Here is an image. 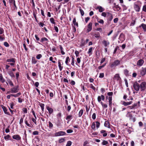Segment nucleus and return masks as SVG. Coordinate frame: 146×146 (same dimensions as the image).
Wrapping results in <instances>:
<instances>
[{"mask_svg":"<svg viewBox=\"0 0 146 146\" xmlns=\"http://www.w3.org/2000/svg\"><path fill=\"white\" fill-rule=\"evenodd\" d=\"M102 43L105 47L107 46L110 44V43L109 42H107L105 40H103L102 41Z\"/></svg>","mask_w":146,"mask_h":146,"instance_id":"nucleus-15","label":"nucleus"},{"mask_svg":"<svg viewBox=\"0 0 146 146\" xmlns=\"http://www.w3.org/2000/svg\"><path fill=\"white\" fill-rule=\"evenodd\" d=\"M69 60V58L68 56H67L66 58L65 61V63L66 64L68 65V62Z\"/></svg>","mask_w":146,"mask_h":146,"instance_id":"nucleus-45","label":"nucleus"},{"mask_svg":"<svg viewBox=\"0 0 146 146\" xmlns=\"http://www.w3.org/2000/svg\"><path fill=\"white\" fill-rule=\"evenodd\" d=\"M33 134L34 135L38 134V132L37 131H34L33 133Z\"/></svg>","mask_w":146,"mask_h":146,"instance_id":"nucleus-53","label":"nucleus"},{"mask_svg":"<svg viewBox=\"0 0 146 146\" xmlns=\"http://www.w3.org/2000/svg\"><path fill=\"white\" fill-rule=\"evenodd\" d=\"M105 99L104 96L103 95H102L101 96H99L98 97V102H100L101 100H104Z\"/></svg>","mask_w":146,"mask_h":146,"instance_id":"nucleus-13","label":"nucleus"},{"mask_svg":"<svg viewBox=\"0 0 146 146\" xmlns=\"http://www.w3.org/2000/svg\"><path fill=\"white\" fill-rule=\"evenodd\" d=\"M104 126L105 127H108V128H110V124L109 122L108 121H106L104 123Z\"/></svg>","mask_w":146,"mask_h":146,"instance_id":"nucleus-24","label":"nucleus"},{"mask_svg":"<svg viewBox=\"0 0 146 146\" xmlns=\"http://www.w3.org/2000/svg\"><path fill=\"white\" fill-rule=\"evenodd\" d=\"M98 22L100 23L103 24L104 23V21L102 19H99L98 20Z\"/></svg>","mask_w":146,"mask_h":146,"instance_id":"nucleus-43","label":"nucleus"},{"mask_svg":"<svg viewBox=\"0 0 146 146\" xmlns=\"http://www.w3.org/2000/svg\"><path fill=\"white\" fill-rule=\"evenodd\" d=\"M8 82L10 85L12 86H13V83L10 80H8Z\"/></svg>","mask_w":146,"mask_h":146,"instance_id":"nucleus-56","label":"nucleus"},{"mask_svg":"<svg viewBox=\"0 0 146 146\" xmlns=\"http://www.w3.org/2000/svg\"><path fill=\"white\" fill-rule=\"evenodd\" d=\"M42 56L41 54H38L36 56V58L37 59H39L42 57Z\"/></svg>","mask_w":146,"mask_h":146,"instance_id":"nucleus-46","label":"nucleus"},{"mask_svg":"<svg viewBox=\"0 0 146 146\" xmlns=\"http://www.w3.org/2000/svg\"><path fill=\"white\" fill-rule=\"evenodd\" d=\"M95 124L97 128L98 129L100 127V123L98 121H96V122Z\"/></svg>","mask_w":146,"mask_h":146,"instance_id":"nucleus-40","label":"nucleus"},{"mask_svg":"<svg viewBox=\"0 0 146 146\" xmlns=\"http://www.w3.org/2000/svg\"><path fill=\"white\" fill-rule=\"evenodd\" d=\"M23 111L25 113H27V109L26 108H23Z\"/></svg>","mask_w":146,"mask_h":146,"instance_id":"nucleus-60","label":"nucleus"},{"mask_svg":"<svg viewBox=\"0 0 146 146\" xmlns=\"http://www.w3.org/2000/svg\"><path fill=\"white\" fill-rule=\"evenodd\" d=\"M132 103V102H131V101H130L128 102H123L122 104L124 106H126L127 105H128L131 104Z\"/></svg>","mask_w":146,"mask_h":146,"instance_id":"nucleus-18","label":"nucleus"},{"mask_svg":"<svg viewBox=\"0 0 146 146\" xmlns=\"http://www.w3.org/2000/svg\"><path fill=\"white\" fill-rule=\"evenodd\" d=\"M107 13L108 14V19L109 20L111 21L113 19V18L112 14L109 12H107Z\"/></svg>","mask_w":146,"mask_h":146,"instance_id":"nucleus-16","label":"nucleus"},{"mask_svg":"<svg viewBox=\"0 0 146 146\" xmlns=\"http://www.w3.org/2000/svg\"><path fill=\"white\" fill-rule=\"evenodd\" d=\"M141 90L142 91L145 90L146 89V83L143 82L141 83L140 86Z\"/></svg>","mask_w":146,"mask_h":146,"instance_id":"nucleus-1","label":"nucleus"},{"mask_svg":"<svg viewBox=\"0 0 146 146\" xmlns=\"http://www.w3.org/2000/svg\"><path fill=\"white\" fill-rule=\"evenodd\" d=\"M66 132L67 133H72L73 131L71 129H69L67 130Z\"/></svg>","mask_w":146,"mask_h":146,"instance_id":"nucleus-55","label":"nucleus"},{"mask_svg":"<svg viewBox=\"0 0 146 146\" xmlns=\"http://www.w3.org/2000/svg\"><path fill=\"white\" fill-rule=\"evenodd\" d=\"M114 8L116 11H119L120 9V7L118 5H115L114 6Z\"/></svg>","mask_w":146,"mask_h":146,"instance_id":"nucleus-27","label":"nucleus"},{"mask_svg":"<svg viewBox=\"0 0 146 146\" xmlns=\"http://www.w3.org/2000/svg\"><path fill=\"white\" fill-rule=\"evenodd\" d=\"M126 116L127 117H129L130 119H131L132 117V115L131 114V113L129 112H128L127 113Z\"/></svg>","mask_w":146,"mask_h":146,"instance_id":"nucleus-19","label":"nucleus"},{"mask_svg":"<svg viewBox=\"0 0 146 146\" xmlns=\"http://www.w3.org/2000/svg\"><path fill=\"white\" fill-rule=\"evenodd\" d=\"M0 81L2 83H3L5 82V80L3 78L2 74H0Z\"/></svg>","mask_w":146,"mask_h":146,"instance_id":"nucleus-28","label":"nucleus"},{"mask_svg":"<svg viewBox=\"0 0 146 146\" xmlns=\"http://www.w3.org/2000/svg\"><path fill=\"white\" fill-rule=\"evenodd\" d=\"M4 32L3 29L1 27H0V35L2 34Z\"/></svg>","mask_w":146,"mask_h":146,"instance_id":"nucleus-54","label":"nucleus"},{"mask_svg":"<svg viewBox=\"0 0 146 146\" xmlns=\"http://www.w3.org/2000/svg\"><path fill=\"white\" fill-rule=\"evenodd\" d=\"M128 71L127 69H125L124 70V73L126 76H127L128 75Z\"/></svg>","mask_w":146,"mask_h":146,"instance_id":"nucleus-52","label":"nucleus"},{"mask_svg":"<svg viewBox=\"0 0 146 146\" xmlns=\"http://www.w3.org/2000/svg\"><path fill=\"white\" fill-rule=\"evenodd\" d=\"M10 137V136L9 135H7L4 137V139L6 140H8L9 139V138Z\"/></svg>","mask_w":146,"mask_h":146,"instance_id":"nucleus-35","label":"nucleus"},{"mask_svg":"<svg viewBox=\"0 0 146 146\" xmlns=\"http://www.w3.org/2000/svg\"><path fill=\"white\" fill-rule=\"evenodd\" d=\"M146 73V68H142L140 70V74L142 76H144L145 74Z\"/></svg>","mask_w":146,"mask_h":146,"instance_id":"nucleus-8","label":"nucleus"},{"mask_svg":"<svg viewBox=\"0 0 146 146\" xmlns=\"http://www.w3.org/2000/svg\"><path fill=\"white\" fill-rule=\"evenodd\" d=\"M72 119V115H69L67 116L66 118V120H70Z\"/></svg>","mask_w":146,"mask_h":146,"instance_id":"nucleus-30","label":"nucleus"},{"mask_svg":"<svg viewBox=\"0 0 146 146\" xmlns=\"http://www.w3.org/2000/svg\"><path fill=\"white\" fill-rule=\"evenodd\" d=\"M121 79V78L119 75V74H115L113 78V80L114 81H118L120 80Z\"/></svg>","mask_w":146,"mask_h":146,"instance_id":"nucleus-6","label":"nucleus"},{"mask_svg":"<svg viewBox=\"0 0 146 146\" xmlns=\"http://www.w3.org/2000/svg\"><path fill=\"white\" fill-rule=\"evenodd\" d=\"M104 76V73H101L100 74L99 77L100 78H103Z\"/></svg>","mask_w":146,"mask_h":146,"instance_id":"nucleus-59","label":"nucleus"},{"mask_svg":"<svg viewBox=\"0 0 146 146\" xmlns=\"http://www.w3.org/2000/svg\"><path fill=\"white\" fill-rule=\"evenodd\" d=\"M4 44L6 47H8L9 46V44L7 42H4Z\"/></svg>","mask_w":146,"mask_h":146,"instance_id":"nucleus-63","label":"nucleus"},{"mask_svg":"<svg viewBox=\"0 0 146 146\" xmlns=\"http://www.w3.org/2000/svg\"><path fill=\"white\" fill-rule=\"evenodd\" d=\"M25 124L29 127L32 128L33 127V125H31L29 124L28 123L27 121V120H25Z\"/></svg>","mask_w":146,"mask_h":146,"instance_id":"nucleus-29","label":"nucleus"},{"mask_svg":"<svg viewBox=\"0 0 146 146\" xmlns=\"http://www.w3.org/2000/svg\"><path fill=\"white\" fill-rule=\"evenodd\" d=\"M47 110H48L49 113L50 114H51L53 111V109L52 108L49 107H48Z\"/></svg>","mask_w":146,"mask_h":146,"instance_id":"nucleus-26","label":"nucleus"},{"mask_svg":"<svg viewBox=\"0 0 146 146\" xmlns=\"http://www.w3.org/2000/svg\"><path fill=\"white\" fill-rule=\"evenodd\" d=\"M47 41H48V39L45 37H44L43 38H41L40 40V41L42 42Z\"/></svg>","mask_w":146,"mask_h":146,"instance_id":"nucleus-38","label":"nucleus"},{"mask_svg":"<svg viewBox=\"0 0 146 146\" xmlns=\"http://www.w3.org/2000/svg\"><path fill=\"white\" fill-rule=\"evenodd\" d=\"M49 124V127L50 129H51L52 128L53 126V125L49 121L48 122Z\"/></svg>","mask_w":146,"mask_h":146,"instance_id":"nucleus-47","label":"nucleus"},{"mask_svg":"<svg viewBox=\"0 0 146 146\" xmlns=\"http://www.w3.org/2000/svg\"><path fill=\"white\" fill-rule=\"evenodd\" d=\"M108 98L109 102V106L110 107H111V106L112 103V96H109Z\"/></svg>","mask_w":146,"mask_h":146,"instance_id":"nucleus-17","label":"nucleus"},{"mask_svg":"<svg viewBox=\"0 0 146 146\" xmlns=\"http://www.w3.org/2000/svg\"><path fill=\"white\" fill-rule=\"evenodd\" d=\"M90 18L89 17H88L86 18L85 19V21L86 23H87L88 21L89 20Z\"/></svg>","mask_w":146,"mask_h":146,"instance_id":"nucleus-61","label":"nucleus"},{"mask_svg":"<svg viewBox=\"0 0 146 146\" xmlns=\"http://www.w3.org/2000/svg\"><path fill=\"white\" fill-rule=\"evenodd\" d=\"M50 21L51 23L53 24L55 23L54 22V19L53 18H51L50 19Z\"/></svg>","mask_w":146,"mask_h":146,"instance_id":"nucleus-48","label":"nucleus"},{"mask_svg":"<svg viewBox=\"0 0 146 146\" xmlns=\"http://www.w3.org/2000/svg\"><path fill=\"white\" fill-rule=\"evenodd\" d=\"M107 14V13H106L105 12H103L102 13V15L104 17H106V16Z\"/></svg>","mask_w":146,"mask_h":146,"instance_id":"nucleus-57","label":"nucleus"},{"mask_svg":"<svg viewBox=\"0 0 146 146\" xmlns=\"http://www.w3.org/2000/svg\"><path fill=\"white\" fill-rule=\"evenodd\" d=\"M8 74L11 77H14L15 76L13 73L11 71L9 72H8Z\"/></svg>","mask_w":146,"mask_h":146,"instance_id":"nucleus-32","label":"nucleus"},{"mask_svg":"<svg viewBox=\"0 0 146 146\" xmlns=\"http://www.w3.org/2000/svg\"><path fill=\"white\" fill-rule=\"evenodd\" d=\"M97 9H99V11L100 12H102L103 11L104 9L101 6H99L97 7Z\"/></svg>","mask_w":146,"mask_h":146,"instance_id":"nucleus-20","label":"nucleus"},{"mask_svg":"<svg viewBox=\"0 0 146 146\" xmlns=\"http://www.w3.org/2000/svg\"><path fill=\"white\" fill-rule=\"evenodd\" d=\"M11 93H16L19 90V86H17L11 88L10 89Z\"/></svg>","mask_w":146,"mask_h":146,"instance_id":"nucleus-2","label":"nucleus"},{"mask_svg":"<svg viewBox=\"0 0 146 146\" xmlns=\"http://www.w3.org/2000/svg\"><path fill=\"white\" fill-rule=\"evenodd\" d=\"M42 111H44V104L42 103H40L39 104Z\"/></svg>","mask_w":146,"mask_h":146,"instance_id":"nucleus-37","label":"nucleus"},{"mask_svg":"<svg viewBox=\"0 0 146 146\" xmlns=\"http://www.w3.org/2000/svg\"><path fill=\"white\" fill-rule=\"evenodd\" d=\"M137 106L136 104H134L133 105L131 106H129L127 107V108L129 109H135V107Z\"/></svg>","mask_w":146,"mask_h":146,"instance_id":"nucleus-21","label":"nucleus"},{"mask_svg":"<svg viewBox=\"0 0 146 146\" xmlns=\"http://www.w3.org/2000/svg\"><path fill=\"white\" fill-rule=\"evenodd\" d=\"M133 87L136 91H139L140 88V85L137 82H136L134 83Z\"/></svg>","mask_w":146,"mask_h":146,"instance_id":"nucleus-3","label":"nucleus"},{"mask_svg":"<svg viewBox=\"0 0 146 146\" xmlns=\"http://www.w3.org/2000/svg\"><path fill=\"white\" fill-rule=\"evenodd\" d=\"M13 139H16L17 140H19L21 139V137L20 136L18 135H15L12 137Z\"/></svg>","mask_w":146,"mask_h":146,"instance_id":"nucleus-10","label":"nucleus"},{"mask_svg":"<svg viewBox=\"0 0 146 146\" xmlns=\"http://www.w3.org/2000/svg\"><path fill=\"white\" fill-rule=\"evenodd\" d=\"M108 143V142L107 141L104 140L102 143V144L103 145H105Z\"/></svg>","mask_w":146,"mask_h":146,"instance_id":"nucleus-51","label":"nucleus"},{"mask_svg":"<svg viewBox=\"0 0 146 146\" xmlns=\"http://www.w3.org/2000/svg\"><path fill=\"white\" fill-rule=\"evenodd\" d=\"M120 63V61L119 60H116L111 65V67H113L119 65Z\"/></svg>","mask_w":146,"mask_h":146,"instance_id":"nucleus-5","label":"nucleus"},{"mask_svg":"<svg viewBox=\"0 0 146 146\" xmlns=\"http://www.w3.org/2000/svg\"><path fill=\"white\" fill-rule=\"evenodd\" d=\"M66 133L63 131H60L55 133L54 134L55 136H59L65 135Z\"/></svg>","mask_w":146,"mask_h":146,"instance_id":"nucleus-4","label":"nucleus"},{"mask_svg":"<svg viewBox=\"0 0 146 146\" xmlns=\"http://www.w3.org/2000/svg\"><path fill=\"white\" fill-rule=\"evenodd\" d=\"M144 60L142 59L139 60L137 62V66H141L144 63Z\"/></svg>","mask_w":146,"mask_h":146,"instance_id":"nucleus-9","label":"nucleus"},{"mask_svg":"<svg viewBox=\"0 0 146 146\" xmlns=\"http://www.w3.org/2000/svg\"><path fill=\"white\" fill-rule=\"evenodd\" d=\"M79 10L80 11L81 14L82 16H83L84 14V13L83 11L81 8H80Z\"/></svg>","mask_w":146,"mask_h":146,"instance_id":"nucleus-49","label":"nucleus"},{"mask_svg":"<svg viewBox=\"0 0 146 146\" xmlns=\"http://www.w3.org/2000/svg\"><path fill=\"white\" fill-rule=\"evenodd\" d=\"M72 142L71 141H68L67 142L66 146H70L71 145Z\"/></svg>","mask_w":146,"mask_h":146,"instance_id":"nucleus-41","label":"nucleus"},{"mask_svg":"<svg viewBox=\"0 0 146 146\" xmlns=\"http://www.w3.org/2000/svg\"><path fill=\"white\" fill-rule=\"evenodd\" d=\"M143 11L146 12V5H144L143 8Z\"/></svg>","mask_w":146,"mask_h":146,"instance_id":"nucleus-64","label":"nucleus"},{"mask_svg":"<svg viewBox=\"0 0 146 146\" xmlns=\"http://www.w3.org/2000/svg\"><path fill=\"white\" fill-rule=\"evenodd\" d=\"M118 19L117 18H116L113 20V21L114 23H117L118 21Z\"/></svg>","mask_w":146,"mask_h":146,"instance_id":"nucleus-62","label":"nucleus"},{"mask_svg":"<svg viewBox=\"0 0 146 146\" xmlns=\"http://www.w3.org/2000/svg\"><path fill=\"white\" fill-rule=\"evenodd\" d=\"M100 132L103 133V136L104 137H106L107 135V133L106 132V131L104 130H102Z\"/></svg>","mask_w":146,"mask_h":146,"instance_id":"nucleus-22","label":"nucleus"},{"mask_svg":"<svg viewBox=\"0 0 146 146\" xmlns=\"http://www.w3.org/2000/svg\"><path fill=\"white\" fill-rule=\"evenodd\" d=\"M95 125L96 124L94 122H93L92 123V128L94 130L95 129Z\"/></svg>","mask_w":146,"mask_h":146,"instance_id":"nucleus-44","label":"nucleus"},{"mask_svg":"<svg viewBox=\"0 0 146 146\" xmlns=\"http://www.w3.org/2000/svg\"><path fill=\"white\" fill-rule=\"evenodd\" d=\"M1 106L2 108L3 109L5 113V114L9 115V112H7V108L3 105H1Z\"/></svg>","mask_w":146,"mask_h":146,"instance_id":"nucleus-11","label":"nucleus"},{"mask_svg":"<svg viewBox=\"0 0 146 146\" xmlns=\"http://www.w3.org/2000/svg\"><path fill=\"white\" fill-rule=\"evenodd\" d=\"M58 66L60 71H61L62 70L63 68V66H62L61 65V64L60 62H58Z\"/></svg>","mask_w":146,"mask_h":146,"instance_id":"nucleus-34","label":"nucleus"},{"mask_svg":"<svg viewBox=\"0 0 146 146\" xmlns=\"http://www.w3.org/2000/svg\"><path fill=\"white\" fill-rule=\"evenodd\" d=\"M94 36L96 38H98L100 37V34L99 33L94 34Z\"/></svg>","mask_w":146,"mask_h":146,"instance_id":"nucleus-39","label":"nucleus"},{"mask_svg":"<svg viewBox=\"0 0 146 146\" xmlns=\"http://www.w3.org/2000/svg\"><path fill=\"white\" fill-rule=\"evenodd\" d=\"M21 93L20 92H19L17 93L16 94H14L13 97H18L19 96H20L21 95Z\"/></svg>","mask_w":146,"mask_h":146,"instance_id":"nucleus-50","label":"nucleus"},{"mask_svg":"<svg viewBox=\"0 0 146 146\" xmlns=\"http://www.w3.org/2000/svg\"><path fill=\"white\" fill-rule=\"evenodd\" d=\"M134 8L135 10L137 12H139L140 10V7L137 4H134Z\"/></svg>","mask_w":146,"mask_h":146,"instance_id":"nucleus-12","label":"nucleus"},{"mask_svg":"<svg viewBox=\"0 0 146 146\" xmlns=\"http://www.w3.org/2000/svg\"><path fill=\"white\" fill-rule=\"evenodd\" d=\"M100 103L102 105V106L103 107V109H105L107 108L108 105L107 104H104V103H103V102H101Z\"/></svg>","mask_w":146,"mask_h":146,"instance_id":"nucleus-23","label":"nucleus"},{"mask_svg":"<svg viewBox=\"0 0 146 146\" xmlns=\"http://www.w3.org/2000/svg\"><path fill=\"white\" fill-rule=\"evenodd\" d=\"M92 47H91L89 49L88 53L90 54V55L92 54Z\"/></svg>","mask_w":146,"mask_h":146,"instance_id":"nucleus-42","label":"nucleus"},{"mask_svg":"<svg viewBox=\"0 0 146 146\" xmlns=\"http://www.w3.org/2000/svg\"><path fill=\"white\" fill-rule=\"evenodd\" d=\"M65 139L64 138H62L59 140V143H61L64 142Z\"/></svg>","mask_w":146,"mask_h":146,"instance_id":"nucleus-33","label":"nucleus"},{"mask_svg":"<svg viewBox=\"0 0 146 146\" xmlns=\"http://www.w3.org/2000/svg\"><path fill=\"white\" fill-rule=\"evenodd\" d=\"M32 62L33 64H35L37 62L36 60L34 57H33L32 58Z\"/></svg>","mask_w":146,"mask_h":146,"instance_id":"nucleus-31","label":"nucleus"},{"mask_svg":"<svg viewBox=\"0 0 146 146\" xmlns=\"http://www.w3.org/2000/svg\"><path fill=\"white\" fill-rule=\"evenodd\" d=\"M92 23H90L88 26V29L87 31L88 32L91 31L92 29Z\"/></svg>","mask_w":146,"mask_h":146,"instance_id":"nucleus-7","label":"nucleus"},{"mask_svg":"<svg viewBox=\"0 0 146 146\" xmlns=\"http://www.w3.org/2000/svg\"><path fill=\"white\" fill-rule=\"evenodd\" d=\"M83 113V111L82 110H81L80 111L79 114H78V116L79 117H81Z\"/></svg>","mask_w":146,"mask_h":146,"instance_id":"nucleus-36","label":"nucleus"},{"mask_svg":"<svg viewBox=\"0 0 146 146\" xmlns=\"http://www.w3.org/2000/svg\"><path fill=\"white\" fill-rule=\"evenodd\" d=\"M92 118L94 119H95L96 118V114L95 113H93L92 114Z\"/></svg>","mask_w":146,"mask_h":146,"instance_id":"nucleus-58","label":"nucleus"},{"mask_svg":"<svg viewBox=\"0 0 146 146\" xmlns=\"http://www.w3.org/2000/svg\"><path fill=\"white\" fill-rule=\"evenodd\" d=\"M16 59L15 58H11L7 59L6 61L8 62H12L15 63V62Z\"/></svg>","mask_w":146,"mask_h":146,"instance_id":"nucleus-14","label":"nucleus"},{"mask_svg":"<svg viewBox=\"0 0 146 146\" xmlns=\"http://www.w3.org/2000/svg\"><path fill=\"white\" fill-rule=\"evenodd\" d=\"M140 27H142L145 31H146V25L144 24H142L140 26Z\"/></svg>","mask_w":146,"mask_h":146,"instance_id":"nucleus-25","label":"nucleus"}]
</instances>
